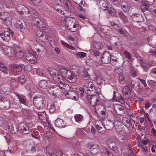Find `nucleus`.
<instances>
[{"label": "nucleus", "instance_id": "1a4fd4ad", "mask_svg": "<svg viewBox=\"0 0 156 156\" xmlns=\"http://www.w3.org/2000/svg\"><path fill=\"white\" fill-rule=\"evenodd\" d=\"M96 128L98 132L101 133H104L106 132L105 126L101 121L96 122Z\"/></svg>", "mask_w": 156, "mask_h": 156}, {"label": "nucleus", "instance_id": "de8ad7c7", "mask_svg": "<svg viewBox=\"0 0 156 156\" xmlns=\"http://www.w3.org/2000/svg\"><path fill=\"white\" fill-rule=\"evenodd\" d=\"M0 70L2 72L5 73L7 72V69L2 63L0 62Z\"/></svg>", "mask_w": 156, "mask_h": 156}, {"label": "nucleus", "instance_id": "6ab92c4d", "mask_svg": "<svg viewBox=\"0 0 156 156\" xmlns=\"http://www.w3.org/2000/svg\"><path fill=\"white\" fill-rule=\"evenodd\" d=\"M42 111V112H38V117L41 121L45 123L47 121L46 115L44 110Z\"/></svg>", "mask_w": 156, "mask_h": 156}, {"label": "nucleus", "instance_id": "cd10ccee", "mask_svg": "<svg viewBox=\"0 0 156 156\" xmlns=\"http://www.w3.org/2000/svg\"><path fill=\"white\" fill-rule=\"evenodd\" d=\"M118 14L119 15V18L121 20L125 23L128 22V19L126 16L125 15L122 11H119L118 12Z\"/></svg>", "mask_w": 156, "mask_h": 156}, {"label": "nucleus", "instance_id": "5fc2aeb1", "mask_svg": "<svg viewBox=\"0 0 156 156\" xmlns=\"http://www.w3.org/2000/svg\"><path fill=\"white\" fill-rule=\"evenodd\" d=\"M74 77L75 76L73 75H72V73H71L70 76H69V77H68V78L67 79L69 80H70L71 82L73 83L76 81V79Z\"/></svg>", "mask_w": 156, "mask_h": 156}, {"label": "nucleus", "instance_id": "7c9ffc66", "mask_svg": "<svg viewBox=\"0 0 156 156\" xmlns=\"http://www.w3.org/2000/svg\"><path fill=\"white\" fill-rule=\"evenodd\" d=\"M83 71L81 73L82 77L85 80H88L90 78V76L86 69H83Z\"/></svg>", "mask_w": 156, "mask_h": 156}, {"label": "nucleus", "instance_id": "4d7b16f0", "mask_svg": "<svg viewBox=\"0 0 156 156\" xmlns=\"http://www.w3.org/2000/svg\"><path fill=\"white\" fill-rule=\"evenodd\" d=\"M108 156H113V154L107 149H105L103 151Z\"/></svg>", "mask_w": 156, "mask_h": 156}, {"label": "nucleus", "instance_id": "473e14b6", "mask_svg": "<svg viewBox=\"0 0 156 156\" xmlns=\"http://www.w3.org/2000/svg\"><path fill=\"white\" fill-rule=\"evenodd\" d=\"M29 2L33 6H38L40 2V0H28Z\"/></svg>", "mask_w": 156, "mask_h": 156}, {"label": "nucleus", "instance_id": "39448f33", "mask_svg": "<svg viewBox=\"0 0 156 156\" xmlns=\"http://www.w3.org/2000/svg\"><path fill=\"white\" fill-rule=\"evenodd\" d=\"M0 18L6 25L11 24L12 18L10 15L8 13L5 12H1Z\"/></svg>", "mask_w": 156, "mask_h": 156}, {"label": "nucleus", "instance_id": "72a5a7b5", "mask_svg": "<svg viewBox=\"0 0 156 156\" xmlns=\"http://www.w3.org/2000/svg\"><path fill=\"white\" fill-rule=\"evenodd\" d=\"M122 7L124 12H127L129 10V7L128 5V4L126 2H122L121 5Z\"/></svg>", "mask_w": 156, "mask_h": 156}, {"label": "nucleus", "instance_id": "4468645a", "mask_svg": "<svg viewBox=\"0 0 156 156\" xmlns=\"http://www.w3.org/2000/svg\"><path fill=\"white\" fill-rule=\"evenodd\" d=\"M35 35L38 38L43 41L45 42L47 40L46 35H44L42 31L40 30H38L37 31Z\"/></svg>", "mask_w": 156, "mask_h": 156}, {"label": "nucleus", "instance_id": "a19ab883", "mask_svg": "<svg viewBox=\"0 0 156 156\" xmlns=\"http://www.w3.org/2000/svg\"><path fill=\"white\" fill-rule=\"evenodd\" d=\"M90 52L91 55H93L96 57L99 56H100V52L96 50H94L93 49H91L90 50Z\"/></svg>", "mask_w": 156, "mask_h": 156}, {"label": "nucleus", "instance_id": "bf43d9fd", "mask_svg": "<svg viewBox=\"0 0 156 156\" xmlns=\"http://www.w3.org/2000/svg\"><path fill=\"white\" fill-rule=\"evenodd\" d=\"M148 53L149 55L156 56V50L155 49H154V50L152 49L150 50Z\"/></svg>", "mask_w": 156, "mask_h": 156}, {"label": "nucleus", "instance_id": "aec40b11", "mask_svg": "<svg viewBox=\"0 0 156 156\" xmlns=\"http://www.w3.org/2000/svg\"><path fill=\"white\" fill-rule=\"evenodd\" d=\"M55 124L56 126L59 128H63L66 126V124L63 120L60 119H57L55 121Z\"/></svg>", "mask_w": 156, "mask_h": 156}, {"label": "nucleus", "instance_id": "f257e3e1", "mask_svg": "<svg viewBox=\"0 0 156 156\" xmlns=\"http://www.w3.org/2000/svg\"><path fill=\"white\" fill-rule=\"evenodd\" d=\"M98 103L93 105V107L94 109V112L97 115V116L99 119L104 118L106 117L107 114L105 112V110L103 106Z\"/></svg>", "mask_w": 156, "mask_h": 156}, {"label": "nucleus", "instance_id": "6e6d98bb", "mask_svg": "<svg viewBox=\"0 0 156 156\" xmlns=\"http://www.w3.org/2000/svg\"><path fill=\"white\" fill-rule=\"evenodd\" d=\"M140 17L141 18H142V16H141L139 14H134L132 16V18L134 20H136L137 22H140V20L139 19H136V17Z\"/></svg>", "mask_w": 156, "mask_h": 156}, {"label": "nucleus", "instance_id": "338daca9", "mask_svg": "<svg viewBox=\"0 0 156 156\" xmlns=\"http://www.w3.org/2000/svg\"><path fill=\"white\" fill-rule=\"evenodd\" d=\"M67 70L64 68H61L60 69V72L61 73L62 76L66 73V72Z\"/></svg>", "mask_w": 156, "mask_h": 156}, {"label": "nucleus", "instance_id": "680f3d73", "mask_svg": "<svg viewBox=\"0 0 156 156\" xmlns=\"http://www.w3.org/2000/svg\"><path fill=\"white\" fill-rule=\"evenodd\" d=\"M63 80V78L61 79V80H59V81H58L57 82H58V83H59V87H60V88H61V89L62 88H63V87H64V86H65V84H66V83H65L64 82H62L61 80Z\"/></svg>", "mask_w": 156, "mask_h": 156}, {"label": "nucleus", "instance_id": "49530a36", "mask_svg": "<svg viewBox=\"0 0 156 156\" xmlns=\"http://www.w3.org/2000/svg\"><path fill=\"white\" fill-rule=\"evenodd\" d=\"M77 56L79 58H83L86 56L87 54L83 52H80L76 53Z\"/></svg>", "mask_w": 156, "mask_h": 156}, {"label": "nucleus", "instance_id": "4c0bfd02", "mask_svg": "<svg viewBox=\"0 0 156 156\" xmlns=\"http://www.w3.org/2000/svg\"><path fill=\"white\" fill-rule=\"evenodd\" d=\"M17 97L20 102H21L22 104L24 105H26V100L25 97L23 95H18Z\"/></svg>", "mask_w": 156, "mask_h": 156}, {"label": "nucleus", "instance_id": "7ed1b4c3", "mask_svg": "<svg viewBox=\"0 0 156 156\" xmlns=\"http://www.w3.org/2000/svg\"><path fill=\"white\" fill-rule=\"evenodd\" d=\"M33 102L34 105L39 110H43L44 108L43 106L44 100L41 97H34L33 98Z\"/></svg>", "mask_w": 156, "mask_h": 156}, {"label": "nucleus", "instance_id": "79ce46f5", "mask_svg": "<svg viewBox=\"0 0 156 156\" xmlns=\"http://www.w3.org/2000/svg\"><path fill=\"white\" fill-rule=\"evenodd\" d=\"M90 152V151H87L86 149L83 148L81 151L80 152V153L84 156H90L89 154Z\"/></svg>", "mask_w": 156, "mask_h": 156}, {"label": "nucleus", "instance_id": "a211bd4d", "mask_svg": "<svg viewBox=\"0 0 156 156\" xmlns=\"http://www.w3.org/2000/svg\"><path fill=\"white\" fill-rule=\"evenodd\" d=\"M128 86L135 90H138L140 89V83L136 81L132 80L130 84H128Z\"/></svg>", "mask_w": 156, "mask_h": 156}, {"label": "nucleus", "instance_id": "393cba45", "mask_svg": "<svg viewBox=\"0 0 156 156\" xmlns=\"http://www.w3.org/2000/svg\"><path fill=\"white\" fill-rule=\"evenodd\" d=\"M92 44L93 47L97 49H100L103 47L102 45L100 42L94 41L92 42Z\"/></svg>", "mask_w": 156, "mask_h": 156}, {"label": "nucleus", "instance_id": "8fccbe9b", "mask_svg": "<svg viewBox=\"0 0 156 156\" xmlns=\"http://www.w3.org/2000/svg\"><path fill=\"white\" fill-rule=\"evenodd\" d=\"M65 5V6L66 8H67L68 10H72L73 9V7L72 6L70 2H68L66 3Z\"/></svg>", "mask_w": 156, "mask_h": 156}, {"label": "nucleus", "instance_id": "bb28decb", "mask_svg": "<svg viewBox=\"0 0 156 156\" xmlns=\"http://www.w3.org/2000/svg\"><path fill=\"white\" fill-rule=\"evenodd\" d=\"M65 94L66 97L67 98L71 99L73 98L76 100V97L74 95L75 94L74 92L71 91L66 92H65Z\"/></svg>", "mask_w": 156, "mask_h": 156}, {"label": "nucleus", "instance_id": "774afa93", "mask_svg": "<svg viewBox=\"0 0 156 156\" xmlns=\"http://www.w3.org/2000/svg\"><path fill=\"white\" fill-rule=\"evenodd\" d=\"M147 82L148 83L151 85H152L153 86H156V83L152 80H149Z\"/></svg>", "mask_w": 156, "mask_h": 156}, {"label": "nucleus", "instance_id": "20e7f679", "mask_svg": "<svg viewBox=\"0 0 156 156\" xmlns=\"http://www.w3.org/2000/svg\"><path fill=\"white\" fill-rule=\"evenodd\" d=\"M48 70L53 80H55V81H58L63 78V77L58 73L57 70L53 68H49L48 69Z\"/></svg>", "mask_w": 156, "mask_h": 156}, {"label": "nucleus", "instance_id": "052dcab7", "mask_svg": "<svg viewBox=\"0 0 156 156\" xmlns=\"http://www.w3.org/2000/svg\"><path fill=\"white\" fill-rule=\"evenodd\" d=\"M141 3L142 5L145 6L146 7H149V3L147 1H141Z\"/></svg>", "mask_w": 156, "mask_h": 156}, {"label": "nucleus", "instance_id": "13d9d810", "mask_svg": "<svg viewBox=\"0 0 156 156\" xmlns=\"http://www.w3.org/2000/svg\"><path fill=\"white\" fill-rule=\"evenodd\" d=\"M123 120L126 123L128 124V126H130L131 125H132L131 122L130 121V120L128 118H124L123 119Z\"/></svg>", "mask_w": 156, "mask_h": 156}, {"label": "nucleus", "instance_id": "f03ea898", "mask_svg": "<svg viewBox=\"0 0 156 156\" xmlns=\"http://www.w3.org/2000/svg\"><path fill=\"white\" fill-rule=\"evenodd\" d=\"M48 91L50 94L54 98L61 97L63 94L62 89L57 85L49 87L48 88Z\"/></svg>", "mask_w": 156, "mask_h": 156}, {"label": "nucleus", "instance_id": "a878e982", "mask_svg": "<svg viewBox=\"0 0 156 156\" xmlns=\"http://www.w3.org/2000/svg\"><path fill=\"white\" fill-rule=\"evenodd\" d=\"M47 108L50 112H53L56 110V108L53 102L49 103L47 106Z\"/></svg>", "mask_w": 156, "mask_h": 156}, {"label": "nucleus", "instance_id": "0eeeda50", "mask_svg": "<svg viewBox=\"0 0 156 156\" xmlns=\"http://www.w3.org/2000/svg\"><path fill=\"white\" fill-rule=\"evenodd\" d=\"M13 34V31L10 30L8 31H5L3 33L0 34L1 37L6 41H8L10 39V35L12 37Z\"/></svg>", "mask_w": 156, "mask_h": 156}, {"label": "nucleus", "instance_id": "58836bf2", "mask_svg": "<svg viewBox=\"0 0 156 156\" xmlns=\"http://www.w3.org/2000/svg\"><path fill=\"white\" fill-rule=\"evenodd\" d=\"M75 121L78 122L81 121L83 119V116L80 114H76L74 116Z\"/></svg>", "mask_w": 156, "mask_h": 156}, {"label": "nucleus", "instance_id": "ea45409f", "mask_svg": "<svg viewBox=\"0 0 156 156\" xmlns=\"http://www.w3.org/2000/svg\"><path fill=\"white\" fill-rule=\"evenodd\" d=\"M109 147L112 149H115L116 147V145L115 142L112 140H109L108 141Z\"/></svg>", "mask_w": 156, "mask_h": 156}, {"label": "nucleus", "instance_id": "9d476101", "mask_svg": "<svg viewBox=\"0 0 156 156\" xmlns=\"http://www.w3.org/2000/svg\"><path fill=\"white\" fill-rule=\"evenodd\" d=\"M114 110L115 112L120 115H123L125 113L124 108L121 105H115L114 107Z\"/></svg>", "mask_w": 156, "mask_h": 156}, {"label": "nucleus", "instance_id": "b1692460", "mask_svg": "<svg viewBox=\"0 0 156 156\" xmlns=\"http://www.w3.org/2000/svg\"><path fill=\"white\" fill-rule=\"evenodd\" d=\"M84 87H86L87 91H89L90 90L89 88H90L91 89H92V90H93V88L95 89L96 87L94 86L93 83L91 82L87 81L86 83H85Z\"/></svg>", "mask_w": 156, "mask_h": 156}, {"label": "nucleus", "instance_id": "dca6fc26", "mask_svg": "<svg viewBox=\"0 0 156 156\" xmlns=\"http://www.w3.org/2000/svg\"><path fill=\"white\" fill-rule=\"evenodd\" d=\"M87 99L89 103L91 105H93L92 103H95V105L98 103H100L99 101L96 98L94 95H87Z\"/></svg>", "mask_w": 156, "mask_h": 156}, {"label": "nucleus", "instance_id": "864d4df0", "mask_svg": "<svg viewBox=\"0 0 156 156\" xmlns=\"http://www.w3.org/2000/svg\"><path fill=\"white\" fill-rule=\"evenodd\" d=\"M71 74V72L67 70L66 72V73L64 74L62 76L64 77H65L67 79L68 77H69V76H70Z\"/></svg>", "mask_w": 156, "mask_h": 156}, {"label": "nucleus", "instance_id": "ddd939ff", "mask_svg": "<svg viewBox=\"0 0 156 156\" xmlns=\"http://www.w3.org/2000/svg\"><path fill=\"white\" fill-rule=\"evenodd\" d=\"M115 72L118 74L119 80L121 84H123L125 83V80L123 75V71L120 69H118L115 70Z\"/></svg>", "mask_w": 156, "mask_h": 156}, {"label": "nucleus", "instance_id": "3c124183", "mask_svg": "<svg viewBox=\"0 0 156 156\" xmlns=\"http://www.w3.org/2000/svg\"><path fill=\"white\" fill-rule=\"evenodd\" d=\"M112 1L114 5L115 6H119L121 2L120 0H112Z\"/></svg>", "mask_w": 156, "mask_h": 156}, {"label": "nucleus", "instance_id": "603ef678", "mask_svg": "<svg viewBox=\"0 0 156 156\" xmlns=\"http://www.w3.org/2000/svg\"><path fill=\"white\" fill-rule=\"evenodd\" d=\"M18 80L21 83H24L25 81V79L24 76L23 75L20 76L18 77Z\"/></svg>", "mask_w": 156, "mask_h": 156}, {"label": "nucleus", "instance_id": "e2e57ef3", "mask_svg": "<svg viewBox=\"0 0 156 156\" xmlns=\"http://www.w3.org/2000/svg\"><path fill=\"white\" fill-rule=\"evenodd\" d=\"M64 85L65 86L63 89H64L66 91L65 92H68L69 90H70V86L68 84H66V83Z\"/></svg>", "mask_w": 156, "mask_h": 156}, {"label": "nucleus", "instance_id": "2f4dec72", "mask_svg": "<svg viewBox=\"0 0 156 156\" xmlns=\"http://www.w3.org/2000/svg\"><path fill=\"white\" fill-rule=\"evenodd\" d=\"M39 85L41 88L44 89L48 85V83L46 80H42L39 82Z\"/></svg>", "mask_w": 156, "mask_h": 156}, {"label": "nucleus", "instance_id": "0e129e2a", "mask_svg": "<svg viewBox=\"0 0 156 156\" xmlns=\"http://www.w3.org/2000/svg\"><path fill=\"white\" fill-rule=\"evenodd\" d=\"M62 44L64 46H66L67 48H70L71 49H73V47L69 44H66V43H65V42L63 41H62Z\"/></svg>", "mask_w": 156, "mask_h": 156}, {"label": "nucleus", "instance_id": "9b49d317", "mask_svg": "<svg viewBox=\"0 0 156 156\" xmlns=\"http://www.w3.org/2000/svg\"><path fill=\"white\" fill-rule=\"evenodd\" d=\"M111 60V56L109 53L105 52L103 55L101 61L104 64H108L110 63Z\"/></svg>", "mask_w": 156, "mask_h": 156}, {"label": "nucleus", "instance_id": "a18cd8bd", "mask_svg": "<svg viewBox=\"0 0 156 156\" xmlns=\"http://www.w3.org/2000/svg\"><path fill=\"white\" fill-rule=\"evenodd\" d=\"M128 65L130 66V68H131V70L132 72V75L134 77H135L136 75V74L137 73V71L136 69L133 67L132 66H131L130 64V63L128 62Z\"/></svg>", "mask_w": 156, "mask_h": 156}, {"label": "nucleus", "instance_id": "6e6552de", "mask_svg": "<svg viewBox=\"0 0 156 156\" xmlns=\"http://www.w3.org/2000/svg\"><path fill=\"white\" fill-rule=\"evenodd\" d=\"M14 26L17 28H20L21 31L26 33V25L25 22L22 20H21V21L19 20L15 24Z\"/></svg>", "mask_w": 156, "mask_h": 156}, {"label": "nucleus", "instance_id": "e433bc0d", "mask_svg": "<svg viewBox=\"0 0 156 156\" xmlns=\"http://www.w3.org/2000/svg\"><path fill=\"white\" fill-rule=\"evenodd\" d=\"M114 125L115 129L117 132H119L121 130L120 127L121 123L120 122L117 121L115 122Z\"/></svg>", "mask_w": 156, "mask_h": 156}, {"label": "nucleus", "instance_id": "5701e85b", "mask_svg": "<svg viewBox=\"0 0 156 156\" xmlns=\"http://www.w3.org/2000/svg\"><path fill=\"white\" fill-rule=\"evenodd\" d=\"M16 51V55L19 58H22L24 56V53L19 47H17L15 48Z\"/></svg>", "mask_w": 156, "mask_h": 156}, {"label": "nucleus", "instance_id": "f704fd0d", "mask_svg": "<svg viewBox=\"0 0 156 156\" xmlns=\"http://www.w3.org/2000/svg\"><path fill=\"white\" fill-rule=\"evenodd\" d=\"M127 86H126L122 89V91L125 95H128L130 91L129 87L128 86V83L127 82H126Z\"/></svg>", "mask_w": 156, "mask_h": 156}, {"label": "nucleus", "instance_id": "c03bdc74", "mask_svg": "<svg viewBox=\"0 0 156 156\" xmlns=\"http://www.w3.org/2000/svg\"><path fill=\"white\" fill-rule=\"evenodd\" d=\"M62 153L59 151H54L50 154L51 156H62Z\"/></svg>", "mask_w": 156, "mask_h": 156}, {"label": "nucleus", "instance_id": "c85d7f7f", "mask_svg": "<svg viewBox=\"0 0 156 156\" xmlns=\"http://www.w3.org/2000/svg\"><path fill=\"white\" fill-rule=\"evenodd\" d=\"M113 122L109 121H108L106 122L105 126L106 129L108 130H111L113 128Z\"/></svg>", "mask_w": 156, "mask_h": 156}, {"label": "nucleus", "instance_id": "412c9836", "mask_svg": "<svg viewBox=\"0 0 156 156\" xmlns=\"http://www.w3.org/2000/svg\"><path fill=\"white\" fill-rule=\"evenodd\" d=\"M34 24L38 28H41L42 30L44 29L45 23L41 20L40 19L36 20Z\"/></svg>", "mask_w": 156, "mask_h": 156}, {"label": "nucleus", "instance_id": "c756f323", "mask_svg": "<svg viewBox=\"0 0 156 156\" xmlns=\"http://www.w3.org/2000/svg\"><path fill=\"white\" fill-rule=\"evenodd\" d=\"M11 68L13 72L15 73L20 72L21 71V69H20V66L16 64H11Z\"/></svg>", "mask_w": 156, "mask_h": 156}, {"label": "nucleus", "instance_id": "4be33fe9", "mask_svg": "<svg viewBox=\"0 0 156 156\" xmlns=\"http://www.w3.org/2000/svg\"><path fill=\"white\" fill-rule=\"evenodd\" d=\"M54 8L58 12H59L61 14H63L66 16H67L65 15V12H64L62 10V7L61 5L58 4H56L54 5Z\"/></svg>", "mask_w": 156, "mask_h": 156}, {"label": "nucleus", "instance_id": "09e8293b", "mask_svg": "<svg viewBox=\"0 0 156 156\" xmlns=\"http://www.w3.org/2000/svg\"><path fill=\"white\" fill-rule=\"evenodd\" d=\"M37 75L42 77H44L46 75L45 71L43 70L38 71L37 72Z\"/></svg>", "mask_w": 156, "mask_h": 156}, {"label": "nucleus", "instance_id": "69168bd1", "mask_svg": "<svg viewBox=\"0 0 156 156\" xmlns=\"http://www.w3.org/2000/svg\"><path fill=\"white\" fill-rule=\"evenodd\" d=\"M124 54L126 57L128 58V59H130L131 58V55L127 51H126L124 52Z\"/></svg>", "mask_w": 156, "mask_h": 156}, {"label": "nucleus", "instance_id": "37998d69", "mask_svg": "<svg viewBox=\"0 0 156 156\" xmlns=\"http://www.w3.org/2000/svg\"><path fill=\"white\" fill-rule=\"evenodd\" d=\"M1 105L2 109H7L9 107V103L6 101L1 103Z\"/></svg>", "mask_w": 156, "mask_h": 156}, {"label": "nucleus", "instance_id": "2eb2a0df", "mask_svg": "<svg viewBox=\"0 0 156 156\" xmlns=\"http://www.w3.org/2000/svg\"><path fill=\"white\" fill-rule=\"evenodd\" d=\"M18 129L20 132L23 134H27L29 132L28 128L24 124H20L18 127Z\"/></svg>", "mask_w": 156, "mask_h": 156}, {"label": "nucleus", "instance_id": "f3484780", "mask_svg": "<svg viewBox=\"0 0 156 156\" xmlns=\"http://www.w3.org/2000/svg\"><path fill=\"white\" fill-rule=\"evenodd\" d=\"M17 10L18 12L22 14L24 13H29V12L27 8L21 5H19L17 6Z\"/></svg>", "mask_w": 156, "mask_h": 156}, {"label": "nucleus", "instance_id": "f8f14e48", "mask_svg": "<svg viewBox=\"0 0 156 156\" xmlns=\"http://www.w3.org/2000/svg\"><path fill=\"white\" fill-rule=\"evenodd\" d=\"M2 48L4 53L7 56L12 57L14 55V51L12 47L6 46L5 48L2 47Z\"/></svg>", "mask_w": 156, "mask_h": 156}, {"label": "nucleus", "instance_id": "423d86ee", "mask_svg": "<svg viewBox=\"0 0 156 156\" xmlns=\"http://www.w3.org/2000/svg\"><path fill=\"white\" fill-rule=\"evenodd\" d=\"M35 51L30 50L26 55V59L30 64H35L37 62V60L35 57Z\"/></svg>", "mask_w": 156, "mask_h": 156}, {"label": "nucleus", "instance_id": "c9c22d12", "mask_svg": "<svg viewBox=\"0 0 156 156\" xmlns=\"http://www.w3.org/2000/svg\"><path fill=\"white\" fill-rule=\"evenodd\" d=\"M141 60L142 66L143 67L144 70H146L147 69L148 67H149L148 65V64L147 62H146V61H144L143 59H142L141 58L140 59H139V60Z\"/></svg>", "mask_w": 156, "mask_h": 156}]
</instances>
